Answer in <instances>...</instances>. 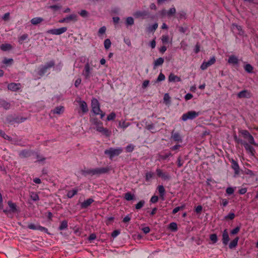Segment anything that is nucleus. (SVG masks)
Segmentation results:
<instances>
[{
  "label": "nucleus",
  "mask_w": 258,
  "mask_h": 258,
  "mask_svg": "<svg viewBox=\"0 0 258 258\" xmlns=\"http://www.w3.org/2000/svg\"><path fill=\"white\" fill-rule=\"evenodd\" d=\"M92 111L95 115H100V118L102 119L105 116V113L103 112L100 109V103L98 100L93 98L91 100Z\"/></svg>",
  "instance_id": "nucleus-1"
},
{
  "label": "nucleus",
  "mask_w": 258,
  "mask_h": 258,
  "mask_svg": "<svg viewBox=\"0 0 258 258\" xmlns=\"http://www.w3.org/2000/svg\"><path fill=\"white\" fill-rule=\"evenodd\" d=\"M93 124L96 126V130L97 132L101 133L102 135H105L107 137H109L111 135V131L106 128H104L103 126V123L96 119L94 121Z\"/></svg>",
  "instance_id": "nucleus-2"
},
{
  "label": "nucleus",
  "mask_w": 258,
  "mask_h": 258,
  "mask_svg": "<svg viewBox=\"0 0 258 258\" xmlns=\"http://www.w3.org/2000/svg\"><path fill=\"white\" fill-rule=\"evenodd\" d=\"M82 75L84 77V79L87 81H90V78L94 76L93 68L90 66L88 62L85 64Z\"/></svg>",
  "instance_id": "nucleus-3"
},
{
  "label": "nucleus",
  "mask_w": 258,
  "mask_h": 258,
  "mask_svg": "<svg viewBox=\"0 0 258 258\" xmlns=\"http://www.w3.org/2000/svg\"><path fill=\"white\" fill-rule=\"evenodd\" d=\"M123 151V149L121 147L117 148H110L104 151V154L107 155L109 159L112 160L113 157L120 155Z\"/></svg>",
  "instance_id": "nucleus-4"
},
{
  "label": "nucleus",
  "mask_w": 258,
  "mask_h": 258,
  "mask_svg": "<svg viewBox=\"0 0 258 258\" xmlns=\"http://www.w3.org/2000/svg\"><path fill=\"white\" fill-rule=\"evenodd\" d=\"M201 114L200 111L196 112V111L191 110L184 113L181 116V119L182 120L185 121L188 119L192 120L197 118Z\"/></svg>",
  "instance_id": "nucleus-5"
},
{
  "label": "nucleus",
  "mask_w": 258,
  "mask_h": 258,
  "mask_svg": "<svg viewBox=\"0 0 258 258\" xmlns=\"http://www.w3.org/2000/svg\"><path fill=\"white\" fill-rule=\"evenodd\" d=\"M240 133L242 135L245 139L247 140L249 144L254 145V146H258V144L255 143L253 137L247 130H241L240 131Z\"/></svg>",
  "instance_id": "nucleus-6"
},
{
  "label": "nucleus",
  "mask_w": 258,
  "mask_h": 258,
  "mask_svg": "<svg viewBox=\"0 0 258 258\" xmlns=\"http://www.w3.org/2000/svg\"><path fill=\"white\" fill-rule=\"evenodd\" d=\"M156 173L157 176L161 178L163 180H169L171 179V176L170 174L166 171H163V170L159 168H157L156 169Z\"/></svg>",
  "instance_id": "nucleus-7"
},
{
  "label": "nucleus",
  "mask_w": 258,
  "mask_h": 258,
  "mask_svg": "<svg viewBox=\"0 0 258 258\" xmlns=\"http://www.w3.org/2000/svg\"><path fill=\"white\" fill-rule=\"evenodd\" d=\"M67 28L66 27H61L58 29H52L47 30V33L52 35H60L67 31Z\"/></svg>",
  "instance_id": "nucleus-8"
},
{
  "label": "nucleus",
  "mask_w": 258,
  "mask_h": 258,
  "mask_svg": "<svg viewBox=\"0 0 258 258\" xmlns=\"http://www.w3.org/2000/svg\"><path fill=\"white\" fill-rule=\"evenodd\" d=\"M28 228L30 229L35 230H37L40 231L41 232H44L46 233H48V230L47 228H46L44 227L41 226L39 225H35L33 223H30V224H28Z\"/></svg>",
  "instance_id": "nucleus-9"
},
{
  "label": "nucleus",
  "mask_w": 258,
  "mask_h": 258,
  "mask_svg": "<svg viewBox=\"0 0 258 258\" xmlns=\"http://www.w3.org/2000/svg\"><path fill=\"white\" fill-rule=\"evenodd\" d=\"M216 62V58L215 56L212 57L208 61H203L201 65L200 68L202 70H206L209 67L214 64Z\"/></svg>",
  "instance_id": "nucleus-10"
},
{
  "label": "nucleus",
  "mask_w": 258,
  "mask_h": 258,
  "mask_svg": "<svg viewBox=\"0 0 258 258\" xmlns=\"http://www.w3.org/2000/svg\"><path fill=\"white\" fill-rule=\"evenodd\" d=\"M94 175H98L108 173L110 169L109 167L94 168Z\"/></svg>",
  "instance_id": "nucleus-11"
},
{
  "label": "nucleus",
  "mask_w": 258,
  "mask_h": 258,
  "mask_svg": "<svg viewBox=\"0 0 258 258\" xmlns=\"http://www.w3.org/2000/svg\"><path fill=\"white\" fill-rule=\"evenodd\" d=\"M237 96L238 98H250L251 97V93L247 90H243L239 92Z\"/></svg>",
  "instance_id": "nucleus-12"
},
{
  "label": "nucleus",
  "mask_w": 258,
  "mask_h": 258,
  "mask_svg": "<svg viewBox=\"0 0 258 258\" xmlns=\"http://www.w3.org/2000/svg\"><path fill=\"white\" fill-rule=\"evenodd\" d=\"M222 241L224 245H227L230 240L228 230L225 229L222 232Z\"/></svg>",
  "instance_id": "nucleus-13"
},
{
  "label": "nucleus",
  "mask_w": 258,
  "mask_h": 258,
  "mask_svg": "<svg viewBox=\"0 0 258 258\" xmlns=\"http://www.w3.org/2000/svg\"><path fill=\"white\" fill-rule=\"evenodd\" d=\"M171 138L174 142L178 143H181L182 141L180 134L178 132H174V131L172 132Z\"/></svg>",
  "instance_id": "nucleus-14"
},
{
  "label": "nucleus",
  "mask_w": 258,
  "mask_h": 258,
  "mask_svg": "<svg viewBox=\"0 0 258 258\" xmlns=\"http://www.w3.org/2000/svg\"><path fill=\"white\" fill-rule=\"evenodd\" d=\"M77 102L79 104L80 108L82 111V114L87 113L89 109L86 102L85 101L81 100L78 101Z\"/></svg>",
  "instance_id": "nucleus-15"
},
{
  "label": "nucleus",
  "mask_w": 258,
  "mask_h": 258,
  "mask_svg": "<svg viewBox=\"0 0 258 258\" xmlns=\"http://www.w3.org/2000/svg\"><path fill=\"white\" fill-rule=\"evenodd\" d=\"M134 16L136 18H145L146 17H149V13L146 11H137L133 14Z\"/></svg>",
  "instance_id": "nucleus-16"
},
{
  "label": "nucleus",
  "mask_w": 258,
  "mask_h": 258,
  "mask_svg": "<svg viewBox=\"0 0 258 258\" xmlns=\"http://www.w3.org/2000/svg\"><path fill=\"white\" fill-rule=\"evenodd\" d=\"M21 88L20 83H11L8 84V88L12 91H17Z\"/></svg>",
  "instance_id": "nucleus-17"
},
{
  "label": "nucleus",
  "mask_w": 258,
  "mask_h": 258,
  "mask_svg": "<svg viewBox=\"0 0 258 258\" xmlns=\"http://www.w3.org/2000/svg\"><path fill=\"white\" fill-rule=\"evenodd\" d=\"M244 147L247 153H249L251 156H254L255 151L254 148L247 142L244 144Z\"/></svg>",
  "instance_id": "nucleus-18"
},
{
  "label": "nucleus",
  "mask_w": 258,
  "mask_h": 258,
  "mask_svg": "<svg viewBox=\"0 0 258 258\" xmlns=\"http://www.w3.org/2000/svg\"><path fill=\"white\" fill-rule=\"evenodd\" d=\"M232 168L234 170V173L235 175H237L239 173V166L237 161L234 159L231 160Z\"/></svg>",
  "instance_id": "nucleus-19"
},
{
  "label": "nucleus",
  "mask_w": 258,
  "mask_h": 258,
  "mask_svg": "<svg viewBox=\"0 0 258 258\" xmlns=\"http://www.w3.org/2000/svg\"><path fill=\"white\" fill-rule=\"evenodd\" d=\"M181 81L180 77L175 75L173 73H170L168 76L169 82H179Z\"/></svg>",
  "instance_id": "nucleus-20"
},
{
  "label": "nucleus",
  "mask_w": 258,
  "mask_h": 258,
  "mask_svg": "<svg viewBox=\"0 0 258 258\" xmlns=\"http://www.w3.org/2000/svg\"><path fill=\"white\" fill-rule=\"evenodd\" d=\"M94 200L91 198L85 200L81 204V207L82 209H85L90 206L93 202Z\"/></svg>",
  "instance_id": "nucleus-21"
},
{
  "label": "nucleus",
  "mask_w": 258,
  "mask_h": 258,
  "mask_svg": "<svg viewBox=\"0 0 258 258\" xmlns=\"http://www.w3.org/2000/svg\"><path fill=\"white\" fill-rule=\"evenodd\" d=\"M228 62L229 64L236 65L238 63V57L234 55H231L229 57Z\"/></svg>",
  "instance_id": "nucleus-22"
},
{
  "label": "nucleus",
  "mask_w": 258,
  "mask_h": 258,
  "mask_svg": "<svg viewBox=\"0 0 258 258\" xmlns=\"http://www.w3.org/2000/svg\"><path fill=\"white\" fill-rule=\"evenodd\" d=\"M11 106L10 103L4 99L0 98V107L6 110L9 109Z\"/></svg>",
  "instance_id": "nucleus-23"
},
{
  "label": "nucleus",
  "mask_w": 258,
  "mask_h": 258,
  "mask_svg": "<svg viewBox=\"0 0 258 258\" xmlns=\"http://www.w3.org/2000/svg\"><path fill=\"white\" fill-rule=\"evenodd\" d=\"M157 189L158 190L160 198L162 200H164V197L165 195V189L162 185H159L157 187Z\"/></svg>",
  "instance_id": "nucleus-24"
},
{
  "label": "nucleus",
  "mask_w": 258,
  "mask_h": 258,
  "mask_svg": "<svg viewBox=\"0 0 258 258\" xmlns=\"http://www.w3.org/2000/svg\"><path fill=\"white\" fill-rule=\"evenodd\" d=\"M79 191V189L78 187H75L72 190H69L67 192V197L68 198L71 199L74 196L77 194Z\"/></svg>",
  "instance_id": "nucleus-25"
},
{
  "label": "nucleus",
  "mask_w": 258,
  "mask_h": 258,
  "mask_svg": "<svg viewBox=\"0 0 258 258\" xmlns=\"http://www.w3.org/2000/svg\"><path fill=\"white\" fill-rule=\"evenodd\" d=\"M8 205L10 208V212L14 213L17 211V208L15 203H13L12 201H9L8 202Z\"/></svg>",
  "instance_id": "nucleus-26"
},
{
  "label": "nucleus",
  "mask_w": 258,
  "mask_h": 258,
  "mask_svg": "<svg viewBox=\"0 0 258 258\" xmlns=\"http://www.w3.org/2000/svg\"><path fill=\"white\" fill-rule=\"evenodd\" d=\"M66 17L68 23L71 21L76 22L78 21V16L75 14H71Z\"/></svg>",
  "instance_id": "nucleus-27"
},
{
  "label": "nucleus",
  "mask_w": 258,
  "mask_h": 258,
  "mask_svg": "<svg viewBox=\"0 0 258 258\" xmlns=\"http://www.w3.org/2000/svg\"><path fill=\"white\" fill-rule=\"evenodd\" d=\"M44 19L41 17H35L32 19L30 21L31 24L33 25H37L42 22H43Z\"/></svg>",
  "instance_id": "nucleus-28"
},
{
  "label": "nucleus",
  "mask_w": 258,
  "mask_h": 258,
  "mask_svg": "<svg viewBox=\"0 0 258 258\" xmlns=\"http://www.w3.org/2000/svg\"><path fill=\"white\" fill-rule=\"evenodd\" d=\"M239 239V238L238 237H236L233 240H232L229 244V248L230 249H233L236 247L238 244Z\"/></svg>",
  "instance_id": "nucleus-29"
},
{
  "label": "nucleus",
  "mask_w": 258,
  "mask_h": 258,
  "mask_svg": "<svg viewBox=\"0 0 258 258\" xmlns=\"http://www.w3.org/2000/svg\"><path fill=\"white\" fill-rule=\"evenodd\" d=\"M12 48V45L8 43L2 44L0 46L1 49L3 51L11 50Z\"/></svg>",
  "instance_id": "nucleus-30"
},
{
  "label": "nucleus",
  "mask_w": 258,
  "mask_h": 258,
  "mask_svg": "<svg viewBox=\"0 0 258 258\" xmlns=\"http://www.w3.org/2000/svg\"><path fill=\"white\" fill-rule=\"evenodd\" d=\"M19 155L21 158H26L30 156V152L29 150H23L19 152Z\"/></svg>",
  "instance_id": "nucleus-31"
},
{
  "label": "nucleus",
  "mask_w": 258,
  "mask_h": 258,
  "mask_svg": "<svg viewBox=\"0 0 258 258\" xmlns=\"http://www.w3.org/2000/svg\"><path fill=\"white\" fill-rule=\"evenodd\" d=\"M52 111L54 114H60L63 112L64 107L62 106H57Z\"/></svg>",
  "instance_id": "nucleus-32"
},
{
  "label": "nucleus",
  "mask_w": 258,
  "mask_h": 258,
  "mask_svg": "<svg viewBox=\"0 0 258 258\" xmlns=\"http://www.w3.org/2000/svg\"><path fill=\"white\" fill-rule=\"evenodd\" d=\"M164 61V59L162 57L157 58L154 62V69H155L157 67L162 65Z\"/></svg>",
  "instance_id": "nucleus-33"
},
{
  "label": "nucleus",
  "mask_w": 258,
  "mask_h": 258,
  "mask_svg": "<svg viewBox=\"0 0 258 258\" xmlns=\"http://www.w3.org/2000/svg\"><path fill=\"white\" fill-rule=\"evenodd\" d=\"M82 173L85 176L87 175H91L93 176L94 175V169H88L87 170H84L82 171Z\"/></svg>",
  "instance_id": "nucleus-34"
},
{
  "label": "nucleus",
  "mask_w": 258,
  "mask_h": 258,
  "mask_svg": "<svg viewBox=\"0 0 258 258\" xmlns=\"http://www.w3.org/2000/svg\"><path fill=\"white\" fill-rule=\"evenodd\" d=\"M68 227V221L67 220H63L60 222L58 229L59 230H63L67 229Z\"/></svg>",
  "instance_id": "nucleus-35"
},
{
  "label": "nucleus",
  "mask_w": 258,
  "mask_h": 258,
  "mask_svg": "<svg viewBox=\"0 0 258 258\" xmlns=\"http://www.w3.org/2000/svg\"><path fill=\"white\" fill-rule=\"evenodd\" d=\"M172 154L171 152H168L165 154H160L159 155V157L160 159L165 160L170 156H172Z\"/></svg>",
  "instance_id": "nucleus-36"
},
{
  "label": "nucleus",
  "mask_w": 258,
  "mask_h": 258,
  "mask_svg": "<svg viewBox=\"0 0 258 258\" xmlns=\"http://www.w3.org/2000/svg\"><path fill=\"white\" fill-rule=\"evenodd\" d=\"M146 128L151 131L152 133H155L157 132L156 130L155 129L154 124L152 123L146 124Z\"/></svg>",
  "instance_id": "nucleus-37"
},
{
  "label": "nucleus",
  "mask_w": 258,
  "mask_h": 258,
  "mask_svg": "<svg viewBox=\"0 0 258 258\" xmlns=\"http://www.w3.org/2000/svg\"><path fill=\"white\" fill-rule=\"evenodd\" d=\"M135 196L130 192H127L124 194V198L128 201H132L134 199Z\"/></svg>",
  "instance_id": "nucleus-38"
},
{
  "label": "nucleus",
  "mask_w": 258,
  "mask_h": 258,
  "mask_svg": "<svg viewBox=\"0 0 258 258\" xmlns=\"http://www.w3.org/2000/svg\"><path fill=\"white\" fill-rule=\"evenodd\" d=\"M158 26V24L157 23H155L152 25L149 26L147 28V31L148 32H153L157 29Z\"/></svg>",
  "instance_id": "nucleus-39"
},
{
  "label": "nucleus",
  "mask_w": 258,
  "mask_h": 258,
  "mask_svg": "<svg viewBox=\"0 0 258 258\" xmlns=\"http://www.w3.org/2000/svg\"><path fill=\"white\" fill-rule=\"evenodd\" d=\"M244 70L248 73H252L253 70V67L250 64L247 63L244 66Z\"/></svg>",
  "instance_id": "nucleus-40"
},
{
  "label": "nucleus",
  "mask_w": 258,
  "mask_h": 258,
  "mask_svg": "<svg viewBox=\"0 0 258 258\" xmlns=\"http://www.w3.org/2000/svg\"><path fill=\"white\" fill-rule=\"evenodd\" d=\"M30 196L31 200L33 201H37L39 200V197L37 193L35 192H31L30 193Z\"/></svg>",
  "instance_id": "nucleus-41"
},
{
  "label": "nucleus",
  "mask_w": 258,
  "mask_h": 258,
  "mask_svg": "<svg viewBox=\"0 0 258 258\" xmlns=\"http://www.w3.org/2000/svg\"><path fill=\"white\" fill-rule=\"evenodd\" d=\"M0 136L3 137L5 140H7L9 141H12V138L7 135L4 131L1 130H0Z\"/></svg>",
  "instance_id": "nucleus-42"
},
{
  "label": "nucleus",
  "mask_w": 258,
  "mask_h": 258,
  "mask_svg": "<svg viewBox=\"0 0 258 258\" xmlns=\"http://www.w3.org/2000/svg\"><path fill=\"white\" fill-rule=\"evenodd\" d=\"M28 35L27 34H24L21 35L20 37L18 38V42L20 44H22L24 41L28 39Z\"/></svg>",
  "instance_id": "nucleus-43"
},
{
  "label": "nucleus",
  "mask_w": 258,
  "mask_h": 258,
  "mask_svg": "<svg viewBox=\"0 0 258 258\" xmlns=\"http://www.w3.org/2000/svg\"><path fill=\"white\" fill-rule=\"evenodd\" d=\"M168 227L172 231H176L177 230V225L175 222L170 223Z\"/></svg>",
  "instance_id": "nucleus-44"
},
{
  "label": "nucleus",
  "mask_w": 258,
  "mask_h": 258,
  "mask_svg": "<svg viewBox=\"0 0 258 258\" xmlns=\"http://www.w3.org/2000/svg\"><path fill=\"white\" fill-rule=\"evenodd\" d=\"M55 65V61L53 60H50L49 62H47L44 66L47 69H49Z\"/></svg>",
  "instance_id": "nucleus-45"
},
{
  "label": "nucleus",
  "mask_w": 258,
  "mask_h": 258,
  "mask_svg": "<svg viewBox=\"0 0 258 258\" xmlns=\"http://www.w3.org/2000/svg\"><path fill=\"white\" fill-rule=\"evenodd\" d=\"M55 65V61L53 60H50L49 62H47L44 66L47 69H49Z\"/></svg>",
  "instance_id": "nucleus-46"
},
{
  "label": "nucleus",
  "mask_w": 258,
  "mask_h": 258,
  "mask_svg": "<svg viewBox=\"0 0 258 258\" xmlns=\"http://www.w3.org/2000/svg\"><path fill=\"white\" fill-rule=\"evenodd\" d=\"M125 24L126 26H131L134 24V20L132 17H128L126 19Z\"/></svg>",
  "instance_id": "nucleus-47"
},
{
  "label": "nucleus",
  "mask_w": 258,
  "mask_h": 258,
  "mask_svg": "<svg viewBox=\"0 0 258 258\" xmlns=\"http://www.w3.org/2000/svg\"><path fill=\"white\" fill-rule=\"evenodd\" d=\"M111 42L109 39H106L104 42V47L106 49H108L111 46Z\"/></svg>",
  "instance_id": "nucleus-48"
},
{
  "label": "nucleus",
  "mask_w": 258,
  "mask_h": 258,
  "mask_svg": "<svg viewBox=\"0 0 258 258\" xmlns=\"http://www.w3.org/2000/svg\"><path fill=\"white\" fill-rule=\"evenodd\" d=\"M145 201L144 200H141L139 201L136 205L135 208L137 210H139L141 209L145 205Z\"/></svg>",
  "instance_id": "nucleus-49"
},
{
  "label": "nucleus",
  "mask_w": 258,
  "mask_h": 258,
  "mask_svg": "<svg viewBox=\"0 0 258 258\" xmlns=\"http://www.w3.org/2000/svg\"><path fill=\"white\" fill-rule=\"evenodd\" d=\"M186 14L184 11H181L177 14V18L178 20H181L185 18Z\"/></svg>",
  "instance_id": "nucleus-50"
},
{
  "label": "nucleus",
  "mask_w": 258,
  "mask_h": 258,
  "mask_svg": "<svg viewBox=\"0 0 258 258\" xmlns=\"http://www.w3.org/2000/svg\"><path fill=\"white\" fill-rule=\"evenodd\" d=\"M154 174V173L152 172H147L145 175L146 181H149L151 178L153 177Z\"/></svg>",
  "instance_id": "nucleus-51"
},
{
  "label": "nucleus",
  "mask_w": 258,
  "mask_h": 258,
  "mask_svg": "<svg viewBox=\"0 0 258 258\" xmlns=\"http://www.w3.org/2000/svg\"><path fill=\"white\" fill-rule=\"evenodd\" d=\"M47 70L44 67V66H42L39 69L38 74L39 76H42L46 73Z\"/></svg>",
  "instance_id": "nucleus-52"
},
{
  "label": "nucleus",
  "mask_w": 258,
  "mask_h": 258,
  "mask_svg": "<svg viewBox=\"0 0 258 258\" xmlns=\"http://www.w3.org/2000/svg\"><path fill=\"white\" fill-rule=\"evenodd\" d=\"M210 239L212 241L213 243H215L218 241L217 235L216 234H212L210 235Z\"/></svg>",
  "instance_id": "nucleus-53"
},
{
  "label": "nucleus",
  "mask_w": 258,
  "mask_h": 258,
  "mask_svg": "<svg viewBox=\"0 0 258 258\" xmlns=\"http://www.w3.org/2000/svg\"><path fill=\"white\" fill-rule=\"evenodd\" d=\"M106 28L105 26H102L98 30V35L99 36V37H101V36L102 35V34H104L105 32H106Z\"/></svg>",
  "instance_id": "nucleus-54"
},
{
  "label": "nucleus",
  "mask_w": 258,
  "mask_h": 258,
  "mask_svg": "<svg viewBox=\"0 0 258 258\" xmlns=\"http://www.w3.org/2000/svg\"><path fill=\"white\" fill-rule=\"evenodd\" d=\"M175 13L176 9H175V8H171L167 11V15L168 16L170 17L175 14Z\"/></svg>",
  "instance_id": "nucleus-55"
},
{
  "label": "nucleus",
  "mask_w": 258,
  "mask_h": 258,
  "mask_svg": "<svg viewBox=\"0 0 258 258\" xmlns=\"http://www.w3.org/2000/svg\"><path fill=\"white\" fill-rule=\"evenodd\" d=\"M233 28H235L238 31H239V33L238 34L239 35H243V33H244V32L242 30V27L240 26H239V25H235V24H233Z\"/></svg>",
  "instance_id": "nucleus-56"
},
{
  "label": "nucleus",
  "mask_w": 258,
  "mask_h": 258,
  "mask_svg": "<svg viewBox=\"0 0 258 258\" xmlns=\"http://www.w3.org/2000/svg\"><path fill=\"white\" fill-rule=\"evenodd\" d=\"M116 117V114L114 112H111L109 114L107 117V120L108 121L113 120Z\"/></svg>",
  "instance_id": "nucleus-57"
},
{
  "label": "nucleus",
  "mask_w": 258,
  "mask_h": 258,
  "mask_svg": "<svg viewBox=\"0 0 258 258\" xmlns=\"http://www.w3.org/2000/svg\"><path fill=\"white\" fill-rule=\"evenodd\" d=\"M169 37L168 35H162L161 40L163 44H165L169 41Z\"/></svg>",
  "instance_id": "nucleus-58"
},
{
  "label": "nucleus",
  "mask_w": 258,
  "mask_h": 258,
  "mask_svg": "<svg viewBox=\"0 0 258 258\" xmlns=\"http://www.w3.org/2000/svg\"><path fill=\"white\" fill-rule=\"evenodd\" d=\"M134 149H135V146H134V145H133L132 144H130L128 145H127L125 148V150L127 152H132L133 151Z\"/></svg>",
  "instance_id": "nucleus-59"
},
{
  "label": "nucleus",
  "mask_w": 258,
  "mask_h": 258,
  "mask_svg": "<svg viewBox=\"0 0 258 258\" xmlns=\"http://www.w3.org/2000/svg\"><path fill=\"white\" fill-rule=\"evenodd\" d=\"M234 192V188L232 187H228L226 189V192L228 195H232Z\"/></svg>",
  "instance_id": "nucleus-60"
},
{
  "label": "nucleus",
  "mask_w": 258,
  "mask_h": 258,
  "mask_svg": "<svg viewBox=\"0 0 258 258\" xmlns=\"http://www.w3.org/2000/svg\"><path fill=\"white\" fill-rule=\"evenodd\" d=\"M130 124V123L129 122H126L125 121H123L122 122H120L119 123V126L123 129L127 127Z\"/></svg>",
  "instance_id": "nucleus-61"
},
{
  "label": "nucleus",
  "mask_w": 258,
  "mask_h": 258,
  "mask_svg": "<svg viewBox=\"0 0 258 258\" xmlns=\"http://www.w3.org/2000/svg\"><path fill=\"white\" fill-rule=\"evenodd\" d=\"M165 79V75L162 73H160L157 79V82H161L164 81Z\"/></svg>",
  "instance_id": "nucleus-62"
},
{
  "label": "nucleus",
  "mask_w": 258,
  "mask_h": 258,
  "mask_svg": "<svg viewBox=\"0 0 258 258\" xmlns=\"http://www.w3.org/2000/svg\"><path fill=\"white\" fill-rule=\"evenodd\" d=\"M79 15L82 17L85 18L87 17L88 15V13L86 10H82L80 12H79Z\"/></svg>",
  "instance_id": "nucleus-63"
},
{
  "label": "nucleus",
  "mask_w": 258,
  "mask_h": 258,
  "mask_svg": "<svg viewBox=\"0 0 258 258\" xmlns=\"http://www.w3.org/2000/svg\"><path fill=\"white\" fill-rule=\"evenodd\" d=\"M235 218V214L233 213H229L225 217V219L233 220Z\"/></svg>",
  "instance_id": "nucleus-64"
}]
</instances>
